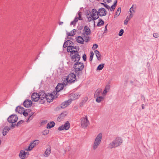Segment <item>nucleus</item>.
<instances>
[{
  "label": "nucleus",
  "instance_id": "f257e3e1",
  "mask_svg": "<svg viewBox=\"0 0 159 159\" xmlns=\"http://www.w3.org/2000/svg\"><path fill=\"white\" fill-rule=\"evenodd\" d=\"M73 67L75 69V72L78 76L81 75V71L84 68V65L83 63L78 61H76Z\"/></svg>",
  "mask_w": 159,
  "mask_h": 159
},
{
  "label": "nucleus",
  "instance_id": "f03ea898",
  "mask_svg": "<svg viewBox=\"0 0 159 159\" xmlns=\"http://www.w3.org/2000/svg\"><path fill=\"white\" fill-rule=\"evenodd\" d=\"M122 142L123 140L121 138L117 137L109 144L108 148L110 149L115 148L121 145Z\"/></svg>",
  "mask_w": 159,
  "mask_h": 159
},
{
  "label": "nucleus",
  "instance_id": "7ed1b4c3",
  "mask_svg": "<svg viewBox=\"0 0 159 159\" xmlns=\"http://www.w3.org/2000/svg\"><path fill=\"white\" fill-rule=\"evenodd\" d=\"M102 133L99 134L96 137L93 146V149L94 150H95L97 149L98 146L100 144L102 139Z\"/></svg>",
  "mask_w": 159,
  "mask_h": 159
},
{
  "label": "nucleus",
  "instance_id": "20e7f679",
  "mask_svg": "<svg viewBox=\"0 0 159 159\" xmlns=\"http://www.w3.org/2000/svg\"><path fill=\"white\" fill-rule=\"evenodd\" d=\"M99 16L98 11L95 9H93L92 10L91 14L89 17H88V21L90 22L93 20H96L99 18Z\"/></svg>",
  "mask_w": 159,
  "mask_h": 159
},
{
  "label": "nucleus",
  "instance_id": "39448f33",
  "mask_svg": "<svg viewBox=\"0 0 159 159\" xmlns=\"http://www.w3.org/2000/svg\"><path fill=\"white\" fill-rule=\"evenodd\" d=\"M66 83H73L76 80V76L74 73L69 74L66 78Z\"/></svg>",
  "mask_w": 159,
  "mask_h": 159
},
{
  "label": "nucleus",
  "instance_id": "423d86ee",
  "mask_svg": "<svg viewBox=\"0 0 159 159\" xmlns=\"http://www.w3.org/2000/svg\"><path fill=\"white\" fill-rule=\"evenodd\" d=\"M89 124L87 116H85V117H82L81 119V126L82 128H86Z\"/></svg>",
  "mask_w": 159,
  "mask_h": 159
},
{
  "label": "nucleus",
  "instance_id": "0eeeda50",
  "mask_svg": "<svg viewBox=\"0 0 159 159\" xmlns=\"http://www.w3.org/2000/svg\"><path fill=\"white\" fill-rule=\"evenodd\" d=\"M39 142V141L38 140H34L30 143L28 148L25 149V150L28 151H31L35 146L38 145Z\"/></svg>",
  "mask_w": 159,
  "mask_h": 159
},
{
  "label": "nucleus",
  "instance_id": "6e6552de",
  "mask_svg": "<svg viewBox=\"0 0 159 159\" xmlns=\"http://www.w3.org/2000/svg\"><path fill=\"white\" fill-rule=\"evenodd\" d=\"M18 120V117L16 115H12L10 116L7 119L8 121L11 123L16 122Z\"/></svg>",
  "mask_w": 159,
  "mask_h": 159
},
{
  "label": "nucleus",
  "instance_id": "1a4fd4ad",
  "mask_svg": "<svg viewBox=\"0 0 159 159\" xmlns=\"http://www.w3.org/2000/svg\"><path fill=\"white\" fill-rule=\"evenodd\" d=\"M70 127V123L68 121H67L64 125L59 127L58 128V130L60 131L64 129L68 130L69 129Z\"/></svg>",
  "mask_w": 159,
  "mask_h": 159
},
{
  "label": "nucleus",
  "instance_id": "9d476101",
  "mask_svg": "<svg viewBox=\"0 0 159 159\" xmlns=\"http://www.w3.org/2000/svg\"><path fill=\"white\" fill-rule=\"evenodd\" d=\"M78 16H76L75 18L73 21H72L70 23V25H75L76 22L78 21V20H82V18L81 17V14L82 13L81 12H78Z\"/></svg>",
  "mask_w": 159,
  "mask_h": 159
},
{
  "label": "nucleus",
  "instance_id": "9b49d317",
  "mask_svg": "<svg viewBox=\"0 0 159 159\" xmlns=\"http://www.w3.org/2000/svg\"><path fill=\"white\" fill-rule=\"evenodd\" d=\"M71 57L72 61L75 62L79 61L80 58V57L78 53L71 55Z\"/></svg>",
  "mask_w": 159,
  "mask_h": 159
},
{
  "label": "nucleus",
  "instance_id": "f8f14e48",
  "mask_svg": "<svg viewBox=\"0 0 159 159\" xmlns=\"http://www.w3.org/2000/svg\"><path fill=\"white\" fill-rule=\"evenodd\" d=\"M47 96L46 94L43 91L40 93L39 94V99L41 100L42 102L40 101L41 103H44L45 102V100L44 99H45Z\"/></svg>",
  "mask_w": 159,
  "mask_h": 159
},
{
  "label": "nucleus",
  "instance_id": "ddd939ff",
  "mask_svg": "<svg viewBox=\"0 0 159 159\" xmlns=\"http://www.w3.org/2000/svg\"><path fill=\"white\" fill-rule=\"evenodd\" d=\"M31 99L33 101H38L39 99V94L37 93H33L31 95Z\"/></svg>",
  "mask_w": 159,
  "mask_h": 159
},
{
  "label": "nucleus",
  "instance_id": "4468645a",
  "mask_svg": "<svg viewBox=\"0 0 159 159\" xmlns=\"http://www.w3.org/2000/svg\"><path fill=\"white\" fill-rule=\"evenodd\" d=\"M65 82L64 81L62 84L59 83L58 84L56 87V91L59 92L63 89L64 85H66L67 84V83L65 84Z\"/></svg>",
  "mask_w": 159,
  "mask_h": 159
},
{
  "label": "nucleus",
  "instance_id": "2eb2a0df",
  "mask_svg": "<svg viewBox=\"0 0 159 159\" xmlns=\"http://www.w3.org/2000/svg\"><path fill=\"white\" fill-rule=\"evenodd\" d=\"M99 15L100 16H105L107 14V11L103 8H100L98 11Z\"/></svg>",
  "mask_w": 159,
  "mask_h": 159
},
{
  "label": "nucleus",
  "instance_id": "dca6fc26",
  "mask_svg": "<svg viewBox=\"0 0 159 159\" xmlns=\"http://www.w3.org/2000/svg\"><path fill=\"white\" fill-rule=\"evenodd\" d=\"M83 33L82 34L84 35H89L91 34V31L89 28L87 26H84V30H83Z\"/></svg>",
  "mask_w": 159,
  "mask_h": 159
},
{
  "label": "nucleus",
  "instance_id": "f3484780",
  "mask_svg": "<svg viewBox=\"0 0 159 159\" xmlns=\"http://www.w3.org/2000/svg\"><path fill=\"white\" fill-rule=\"evenodd\" d=\"M72 100L70 99L68 101L63 102L61 104V107L63 108H65L66 107L69 105L72 102Z\"/></svg>",
  "mask_w": 159,
  "mask_h": 159
},
{
  "label": "nucleus",
  "instance_id": "a211bd4d",
  "mask_svg": "<svg viewBox=\"0 0 159 159\" xmlns=\"http://www.w3.org/2000/svg\"><path fill=\"white\" fill-rule=\"evenodd\" d=\"M45 99H46L48 102H52L53 99V94L51 93L47 94V96Z\"/></svg>",
  "mask_w": 159,
  "mask_h": 159
},
{
  "label": "nucleus",
  "instance_id": "6ab92c4d",
  "mask_svg": "<svg viewBox=\"0 0 159 159\" xmlns=\"http://www.w3.org/2000/svg\"><path fill=\"white\" fill-rule=\"evenodd\" d=\"M32 102L30 100H27L24 101L23 104L24 106L26 107H31Z\"/></svg>",
  "mask_w": 159,
  "mask_h": 159
},
{
  "label": "nucleus",
  "instance_id": "aec40b11",
  "mask_svg": "<svg viewBox=\"0 0 159 159\" xmlns=\"http://www.w3.org/2000/svg\"><path fill=\"white\" fill-rule=\"evenodd\" d=\"M24 110V108L20 106L17 107L15 109V111L20 114H22Z\"/></svg>",
  "mask_w": 159,
  "mask_h": 159
},
{
  "label": "nucleus",
  "instance_id": "412c9836",
  "mask_svg": "<svg viewBox=\"0 0 159 159\" xmlns=\"http://www.w3.org/2000/svg\"><path fill=\"white\" fill-rule=\"evenodd\" d=\"M26 153L24 151L21 150L19 155V157L21 159H25L26 156Z\"/></svg>",
  "mask_w": 159,
  "mask_h": 159
},
{
  "label": "nucleus",
  "instance_id": "4be33fe9",
  "mask_svg": "<svg viewBox=\"0 0 159 159\" xmlns=\"http://www.w3.org/2000/svg\"><path fill=\"white\" fill-rule=\"evenodd\" d=\"M51 148L50 146H49L47 148L45 151V152L44 156L45 157H47L49 155V154L51 153Z\"/></svg>",
  "mask_w": 159,
  "mask_h": 159
},
{
  "label": "nucleus",
  "instance_id": "5701e85b",
  "mask_svg": "<svg viewBox=\"0 0 159 159\" xmlns=\"http://www.w3.org/2000/svg\"><path fill=\"white\" fill-rule=\"evenodd\" d=\"M102 89H98L95 93L94 95V97L95 98V97H98V96H100V94L102 93Z\"/></svg>",
  "mask_w": 159,
  "mask_h": 159
},
{
  "label": "nucleus",
  "instance_id": "b1692460",
  "mask_svg": "<svg viewBox=\"0 0 159 159\" xmlns=\"http://www.w3.org/2000/svg\"><path fill=\"white\" fill-rule=\"evenodd\" d=\"M76 41L78 43L81 44H83L84 43V39L83 37L80 36L78 37L76 39Z\"/></svg>",
  "mask_w": 159,
  "mask_h": 159
},
{
  "label": "nucleus",
  "instance_id": "393cba45",
  "mask_svg": "<svg viewBox=\"0 0 159 159\" xmlns=\"http://www.w3.org/2000/svg\"><path fill=\"white\" fill-rule=\"evenodd\" d=\"M55 125V123L53 121L50 122L48 123L47 125V129H50L53 127Z\"/></svg>",
  "mask_w": 159,
  "mask_h": 159
},
{
  "label": "nucleus",
  "instance_id": "a878e982",
  "mask_svg": "<svg viewBox=\"0 0 159 159\" xmlns=\"http://www.w3.org/2000/svg\"><path fill=\"white\" fill-rule=\"evenodd\" d=\"M95 98H96V101L98 103L102 101L104 98L102 96H98V97H95Z\"/></svg>",
  "mask_w": 159,
  "mask_h": 159
},
{
  "label": "nucleus",
  "instance_id": "bb28decb",
  "mask_svg": "<svg viewBox=\"0 0 159 159\" xmlns=\"http://www.w3.org/2000/svg\"><path fill=\"white\" fill-rule=\"evenodd\" d=\"M80 48L79 47H74V48L72 50V51L73 52L72 53H71V55H73L76 53H78V51L79 50Z\"/></svg>",
  "mask_w": 159,
  "mask_h": 159
},
{
  "label": "nucleus",
  "instance_id": "cd10ccee",
  "mask_svg": "<svg viewBox=\"0 0 159 159\" xmlns=\"http://www.w3.org/2000/svg\"><path fill=\"white\" fill-rule=\"evenodd\" d=\"M94 52L96 54V55L97 57V59L99 60L101 59V55L100 53V52L99 51L97 50H96L94 51Z\"/></svg>",
  "mask_w": 159,
  "mask_h": 159
},
{
  "label": "nucleus",
  "instance_id": "c85d7f7f",
  "mask_svg": "<svg viewBox=\"0 0 159 159\" xmlns=\"http://www.w3.org/2000/svg\"><path fill=\"white\" fill-rule=\"evenodd\" d=\"M74 48V46H70V45H69L67 48V51L68 52L72 53L73 51H72V50Z\"/></svg>",
  "mask_w": 159,
  "mask_h": 159
},
{
  "label": "nucleus",
  "instance_id": "c756f323",
  "mask_svg": "<svg viewBox=\"0 0 159 159\" xmlns=\"http://www.w3.org/2000/svg\"><path fill=\"white\" fill-rule=\"evenodd\" d=\"M67 113L66 111H64L61 113L58 117V118L62 119L67 115Z\"/></svg>",
  "mask_w": 159,
  "mask_h": 159
},
{
  "label": "nucleus",
  "instance_id": "7c9ffc66",
  "mask_svg": "<svg viewBox=\"0 0 159 159\" xmlns=\"http://www.w3.org/2000/svg\"><path fill=\"white\" fill-rule=\"evenodd\" d=\"M121 8L120 7H119L116 12L115 15L114 16V17H116H116L119 16L121 12Z\"/></svg>",
  "mask_w": 159,
  "mask_h": 159
},
{
  "label": "nucleus",
  "instance_id": "2f4dec72",
  "mask_svg": "<svg viewBox=\"0 0 159 159\" xmlns=\"http://www.w3.org/2000/svg\"><path fill=\"white\" fill-rule=\"evenodd\" d=\"M104 22L103 20H102L101 19H99L98 20V22L97 24V26H101L102 25L104 24Z\"/></svg>",
  "mask_w": 159,
  "mask_h": 159
},
{
  "label": "nucleus",
  "instance_id": "473e14b6",
  "mask_svg": "<svg viewBox=\"0 0 159 159\" xmlns=\"http://www.w3.org/2000/svg\"><path fill=\"white\" fill-rule=\"evenodd\" d=\"M34 114V113L31 112L30 115V116L28 118V119L26 120V122H28L30 121V120H32V119L33 118V115Z\"/></svg>",
  "mask_w": 159,
  "mask_h": 159
},
{
  "label": "nucleus",
  "instance_id": "72a5a7b5",
  "mask_svg": "<svg viewBox=\"0 0 159 159\" xmlns=\"http://www.w3.org/2000/svg\"><path fill=\"white\" fill-rule=\"evenodd\" d=\"M104 64L102 63L98 65L97 68V70H102L104 66Z\"/></svg>",
  "mask_w": 159,
  "mask_h": 159
},
{
  "label": "nucleus",
  "instance_id": "f704fd0d",
  "mask_svg": "<svg viewBox=\"0 0 159 159\" xmlns=\"http://www.w3.org/2000/svg\"><path fill=\"white\" fill-rule=\"evenodd\" d=\"M76 31L75 29H74L70 32L69 33H67V35L69 36H73L75 34V32Z\"/></svg>",
  "mask_w": 159,
  "mask_h": 159
},
{
  "label": "nucleus",
  "instance_id": "c9c22d12",
  "mask_svg": "<svg viewBox=\"0 0 159 159\" xmlns=\"http://www.w3.org/2000/svg\"><path fill=\"white\" fill-rule=\"evenodd\" d=\"M69 42H71V41L70 40H67V41H66L64 43L63 45V47L64 48H66L67 47H68V46H69L68 43Z\"/></svg>",
  "mask_w": 159,
  "mask_h": 159
},
{
  "label": "nucleus",
  "instance_id": "e433bc0d",
  "mask_svg": "<svg viewBox=\"0 0 159 159\" xmlns=\"http://www.w3.org/2000/svg\"><path fill=\"white\" fill-rule=\"evenodd\" d=\"M31 110H30L29 109L28 110H24L22 113L25 116H26L28 115V112L30 111Z\"/></svg>",
  "mask_w": 159,
  "mask_h": 159
},
{
  "label": "nucleus",
  "instance_id": "4c0bfd02",
  "mask_svg": "<svg viewBox=\"0 0 159 159\" xmlns=\"http://www.w3.org/2000/svg\"><path fill=\"white\" fill-rule=\"evenodd\" d=\"M83 37L84 38L83 39H84V41L85 42H88L89 40V37L88 36V35H84L83 34L82 35Z\"/></svg>",
  "mask_w": 159,
  "mask_h": 159
},
{
  "label": "nucleus",
  "instance_id": "58836bf2",
  "mask_svg": "<svg viewBox=\"0 0 159 159\" xmlns=\"http://www.w3.org/2000/svg\"><path fill=\"white\" fill-rule=\"evenodd\" d=\"M131 18H130L128 16H127L125 20L124 21V24L125 25H127L128 22V21L130 20Z\"/></svg>",
  "mask_w": 159,
  "mask_h": 159
},
{
  "label": "nucleus",
  "instance_id": "ea45409f",
  "mask_svg": "<svg viewBox=\"0 0 159 159\" xmlns=\"http://www.w3.org/2000/svg\"><path fill=\"white\" fill-rule=\"evenodd\" d=\"M94 55L93 52V51H91L90 55V61L92 60Z\"/></svg>",
  "mask_w": 159,
  "mask_h": 159
},
{
  "label": "nucleus",
  "instance_id": "a19ab883",
  "mask_svg": "<svg viewBox=\"0 0 159 159\" xmlns=\"http://www.w3.org/2000/svg\"><path fill=\"white\" fill-rule=\"evenodd\" d=\"M24 122V121L23 120H20L16 124V126L17 127H18L20 126Z\"/></svg>",
  "mask_w": 159,
  "mask_h": 159
},
{
  "label": "nucleus",
  "instance_id": "79ce46f5",
  "mask_svg": "<svg viewBox=\"0 0 159 159\" xmlns=\"http://www.w3.org/2000/svg\"><path fill=\"white\" fill-rule=\"evenodd\" d=\"M80 96V95H79V94L78 93H76L74 94L73 95V97H74V98H75V99L79 98Z\"/></svg>",
  "mask_w": 159,
  "mask_h": 159
},
{
  "label": "nucleus",
  "instance_id": "37998d69",
  "mask_svg": "<svg viewBox=\"0 0 159 159\" xmlns=\"http://www.w3.org/2000/svg\"><path fill=\"white\" fill-rule=\"evenodd\" d=\"M101 4H102L104 5V6L107 9L109 10L110 8V7L107 4H106V3H101Z\"/></svg>",
  "mask_w": 159,
  "mask_h": 159
},
{
  "label": "nucleus",
  "instance_id": "c03bdc74",
  "mask_svg": "<svg viewBox=\"0 0 159 159\" xmlns=\"http://www.w3.org/2000/svg\"><path fill=\"white\" fill-rule=\"evenodd\" d=\"M49 133V130H45L42 132V134L44 135H47Z\"/></svg>",
  "mask_w": 159,
  "mask_h": 159
},
{
  "label": "nucleus",
  "instance_id": "a18cd8bd",
  "mask_svg": "<svg viewBox=\"0 0 159 159\" xmlns=\"http://www.w3.org/2000/svg\"><path fill=\"white\" fill-rule=\"evenodd\" d=\"M116 6L114 4H113L112 5V6H111V7H110V10L111 11H113L115 8Z\"/></svg>",
  "mask_w": 159,
  "mask_h": 159
},
{
  "label": "nucleus",
  "instance_id": "49530a36",
  "mask_svg": "<svg viewBox=\"0 0 159 159\" xmlns=\"http://www.w3.org/2000/svg\"><path fill=\"white\" fill-rule=\"evenodd\" d=\"M123 33H124V30L123 29H121L120 30V31L118 35L119 36H121L123 35Z\"/></svg>",
  "mask_w": 159,
  "mask_h": 159
},
{
  "label": "nucleus",
  "instance_id": "de8ad7c7",
  "mask_svg": "<svg viewBox=\"0 0 159 159\" xmlns=\"http://www.w3.org/2000/svg\"><path fill=\"white\" fill-rule=\"evenodd\" d=\"M108 91L105 89L102 93V95L103 96H105Z\"/></svg>",
  "mask_w": 159,
  "mask_h": 159
},
{
  "label": "nucleus",
  "instance_id": "09e8293b",
  "mask_svg": "<svg viewBox=\"0 0 159 159\" xmlns=\"http://www.w3.org/2000/svg\"><path fill=\"white\" fill-rule=\"evenodd\" d=\"M129 17L131 18L133 16V14L132 11H131V10H129Z\"/></svg>",
  "mask_w": 159,
  "mask_h": 159
},
{
  "label": "nucleus",
  "instance_id": "8fccbe9b",
  "mask_svg": "<svg viewBox=\"0 0 159 159\" xmlns=\"http://www.w3.org/2000/svg\"><path fill=\"white\" fill-rule=\"evenodd\" d=\"M153 36L155 38H158L159 37V34L157 33H154L153 34Z\"/></svg>",
  "mask_w": 159,
  "mask_h": 159
},
{
  "label": "nucleus",
  "instance_id": "3c124183",
  "mask_svg": "<svg viewBox=\"0 0 159 159\" xmlns=\"http://www.w3.org/2000/svg\"><path fill=\"white\" fill-rule=\"evenodd\" d=\"M98 47V45L96 44H94L92 48L93 49H95Z\"/></svg>",
  "mask_w": 159,
  "mask_h": 159
},
{
  "label": "nucleus",
  "instance_id": "603ef678",
  "mask_svg": "<svg viewBox=\"0 0 159 159\" xmlns=\"http://www.w3.org/2000/svg\"><path fill=\"white\" fill-rule=\"evenodd\" d=\"M105 3H109L112 1V0H103Z\"/></svg>",
  "mask_w": 159,
  "mask_h": 159
},
{
  "label": "nucleus",
  "instance_id": "864d4df0",
  "mask_svg": "<svg viewBox=\"0 0 159 159\" xmlns=\"http://www.w3.org/2000/svg\"><path fill=\"white\" fill-rule=\"evenodd\" d=\"M133 7L134 5H133L130 8L129 10H131V11L133 12L134 13L135 12V11L134 10Z\"/></svg>",
  "mask_w": 159,
  "mask_h": 159
},
{
  "label": "nucleus",
  "instance_id": "5fc2aeb1",
  "mask_svg": "<svg viewBox=\"0 0 159 159\" xmlns=\"http://www.w3.org/2000/svg\"><path fill=\"white\" fill-rule=\"evenodd\" d=\"M83 58L84 61H85L86 60V56L85 54H84L83 56Z\"/></svg>",
  "mask_w": 159,
  "mask_h": 159
},
{
  "label": "nucleus",
  "instance_id": "6e6d98bb",
  "mask_svg": "<svg viewBox=\"0 0 159 159\" xmlns=\"http://www.w3.org/2000/svg\"><path fill=\"white\" fill-rule=\"evenodd\" d=\"M7 131H5L4 130H3V132H2V134H3V136H5V135H6L7 133Z\"/></svg>",
  "mask_w": 159,
  "mask_h": 159
},
{
  "label": "nucleus",
  "instance_id": "4d7b16f0",
  "mask_svg": "<svg viewBox=\"0 0 159 159\" xmlns=\"http://www.w3.org/2000/svg\"><path fill=\"white\" fill-rule=\"evenodd\" d=\"M4 130H7V131H8L10 130V128L8 126H6L4 128Z\"/></svg>",
  "mask_w": 159,
  "mask_h": 159
},
{
  "label": "nucleus",
  "instance_id": "13d9d810",
  "mask_svg": "<svg viewBox=\"0 0 159 159\" xmlns=\"http://www.w3.org/2000/svg\"><path fill=\"white\" fill-rule=\"evenodd\" d=\"M110 87L109 85H107L105 87V89H107V91H108Z\"/></svg>",
  "mask_w": 159,
  "mask_h": 159
},
{
  "label": "nucleus",
  "instance_id": "bf43d9fd",
  "mask_svg": "<svg viewBox=\"0 0 159 159\" xmlns=\"http://www.w3.org/2000/svg\"><path fill=\"white\" fill-rule=\"evenodd\" d=\"M47 122V120L43 121H42L41 123L42 124H44L46 123Z\"/></svg>",
  "mask_w": 159,
  "mask_h": 159
},
{
  "label": "nucleus",
  "instance_id": "052dcab7",
  "mask_svg": "<svg viewBox=\"0 0 159 159\" xmlns=\"http://www.w3.org/2000/svg\"><path fill=\"white\" fill-rule=\"evenodd\" d=\"M68 45H70V46H72V45L73 44V43L71 41V42H69L68 43Z\"/></svg>",
  "mask_w": 159,
  "mask_h": 159
},
{
  "label": "nucleus",
  "instance_id": "680f3d73",
  "mask_svg": "<svg viewBox=\"0 0 159 159\" xmlns=\"http://www.w3.org/2000/svg\"><path fill=\"white\" fill-rule=\"evenodd\" d=\"M16 125L15 124H13V123H12V124H11V128H14L15 126Z\"/></svg>",
  "mask_w": 159,
  "mask_h": 159
},
{
  "label": "nucleus",
  "instance_id": "e2e57ef3",
  "mask_svg": "<svg viewBox=\"0 0 159 159\" xmlns=\"http://www.w3.org/2000/svg\"><path fill=\"white\" fill-rule=\"evenodd\" d=\"M107 25L105 26V30H104V32H105L106 31H107Z\"/></svg>",
  "mask_w": 159,
  "mask_h": 159
},
{
  "label": "nucleus",
  "instance_id": "0e129e2a",
  "mask_svg": "<svg viewBox=\"0 0 159 159\" xmlns=\"http://www.w3.org/2000/svg\"><path fill=\"white\" fill-rule=\"evenodd\" d=\"M141 98L143 100L145 101V98L144 97L143 95H141Z\"/></svg>",
  "mask_w": 159,
  "mask_h": 159
},
{
  "label": "nucleus",
  "instance_id": "69168bd1",
  "mask_svg": "<svg viewBox=\"0 0 159 159\" xmlns=\"http://www.w3.org/2000/svg\"><path fill=\"white\" fill-rule=\"evenodd\" d=\"M78 107L77 106H75L74 107V109L75 110H77L78 109Z\"/></svg>",
  "mask_w": 159,
  "mask_h": 159
},
{
  "label": "nucleus",
  "instance_id": "338daca9",
  "mask_svg": "<svg viewBox=\"0 0 159 159\" xmlns=\"http://www.w3.org/2000/svg\"><path fill=\"white\" fill-rule=\"evenodd\" d=\"M117 3V0H115L114 2V3L113 4H114L116 6V5Z\"/></svg>",
  "mask_w": 159,
  "mask_h": 159
},
{
  "label": "nucleus",
  "instance_id": "774afa93",
  "mask_svg": "<svg viewBox=\"0 0 159 159\" xmlns=\"http://www.w3.org/2000/svg\"><path fill=\"white\" fill-rule=\"evenodd\" d=\"M63 22L62 21H60L59 23V25H61L63 24Z\"/></svg>",
  "mask_w": 159,
  "mask_h": 159
}]
</instances>
